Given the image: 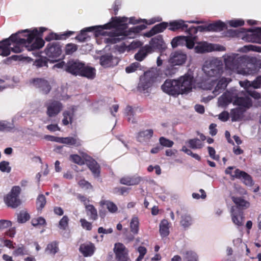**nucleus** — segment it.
<instances>
[{
	"label": "nucleus",
	"instance_id": "f257e3e1",
	"mask_svg": "<svg viewBox=\"0 0 261 261\" xmlns=\"http://www.w3.org/2000/svg\"><path fill=\"white\" fill-rule=\"evenodd\" d=\"M39 31L37 28L33 30L26 29L12 34L9 38L11 51L19 53L22 51L25 46L28 50L42 48L44 45L43 39L38 37L39 32L42 33L46 29L40 28Z\"/></svg>",
	"mask_w": 261,
	"mask_h": 261
},
{
	"label": "nucleus",
	"instance_id": "f03ea898",
	"mask_svg": "<svg viewBox=\"0 0 261 261\" xmlns=\"http://www.w3.org/2000/svg\"><path fill=\"white\" fill-rule=\"evenodd\" d=\"M225 68L243 75L254 74L257 70V60L247 56L238 57L236 54L223 56Z\"/></svg>",
	"mask_w": 261,
	"mask_h": 261
},
{
	"label": "nucleus",
	"instance_id": "7ed1b4c3",
	"mask_svg": "<svg viewBox=\"0 0 261 261\" xmlns=\"http://www.w3.org/2000/svg\"><path fill=\"white\" fill-rule=\"evenodd\" d=\"M129 23H137L138 21L135 19L134 17L128 18L127 17H115L110 24H107L102 27L104 29H108L111 27L114 28V30L109 33L111 34L113 37L114 43L119 41L129 35L128 33L125 30L126 25Z\"/></svg>",
	"mask_w": 261,
	"mask_h": 261
},
{
	"label": "nucleus",
	"instance_id": "20e7f679",
	"mask_svg": "<svg viewBox=\"0 0 261 261\" xmlns=\"http://www.w3.org/2000/svg\"><path fill=\"white\" fill-rule=\"evenodd\" d=\"M236 98L233 101V105L239 107L232 109L230 112V117L232 121L241 120L243 116V113L252 106V102L247 95Z\"/></svg>",
	"mask_w": 261,
	"mask_h": 261
},
{
	"label": "nucleus",
	"instance_id": "39448f33",
	"mask_svg": "<svg viewBox=\"0 0 261 261\" xmlns=\"http://www.w3.org/2000/svg\"><path fill=\"white\" fill-rule=\"evenodd\" d=\"M223 66L222 62L220 59L216 58L206 61L203 66L202 70L207 77L217 78L222 73Z\"/></svg>",
	"mask_w": 261,
	"mask_h": 261
},
{
	"label": "nucleus",
	"instance_id": "423d86ee",
	"mask_svg": "<svg viewBox=\"0 0 261 261\" xmlns=\"http://www.w3.org/2000/svg\"><path fill=\"white\" fill-rule=\"evenodd\" d=\"M238 32V33L236 35L242 40L261 44V28L248 30L241 29Z\"/></svg>",
	"mask_w": 261,
	"mask_h": 261
},
{
	"label": "nucleus",
	"instance_id": "0eeeda50",
	"mask_svg": "<svg viewBox=\"0 0 261 261\" xmlns=\"http://www.w3.org/2000/svg\"><path fill=\"white\" fill-rule=\"evenodd\" d=\"M21 188L19 186H14L11 191L5 196V203L10 207L16 208L20 205L21 201L19 198Z\"/></svg>",
	"mask_w": 261,
	"mask_h": 261
},
{
	"label": "nucleus",
	"instance_id": "6e6552de",
	"mask_svg": "<svg viewBox=\"0 0 261 261\" xmlns=\"http://www.w3.org/2000/svg\"><path fill=\"white\" fill-rule=\"evenodd\" d=\"M179 94H187L191 91L194 84L193 77L190 74H185L177 79Z\"/></svg>",
	"mask_w": 261,
	"mask_h": 261
},
{
	"label": "nucleus",
	"instance_id": "1a4fd4ad",
	"mask_svg": "<svg viewBox=\"0 0 261 261\" xmlns=\"http://www.w3.org/2000/svg\"><path fill=\"white\" fill-rule=\"evenodd\" d=\"M196 53H204L214 50L224 51L225 47L217 44H213L206 42H199L196 43L194 47Z\"/></svg>",
	"mask_w": 261,
	"mask_h": 261
},
{
	"label": "nucleus",
	"instance_id": "9d476101",
	"mask_svg": "<svg viewBox=\"0 0 261 261\" xmlns=\"http://www.w3.org/2000/svg\"><path fill=\"white\" fill-rule=\"evenodd\" d=\"M241 87H244L247 90L248 94L252 96L255 99H258L260 98V94L255 91H249L248 89L251 87L254 88H258L261 87V76L258 77L256 80L253 82H250L248 81H240L239 82Z\"/></svg>",
	"mask_w": 261,
	"mask_h": 261
},
{
	"label": "nucleus",
	"instance_id": "9b49d317",
	"mask_svg": "<svg viewBox=\"0 0 261 261\" xmlns=\"http://www.w3.org/2000/svg\"><path fill=\"white\" fill-rule=\"evenodd\" d=\"M163 91L169 95L176 96L179 95V87L177 80H167L161 86Z\"/></svg>",
	"mask_w": 261,
	"mask_h": 261
},
{
	"label": "nucleus",
	"instance_id": "f8f14e48",
	"mask_svg": "<svg viewBox=\"0 0 261 261\" xmlns=\"http://www.w3.org/2000/svg\"><path fill=\"white\" fill-rule=\"evenodd\" d=\"M113 251L117 261H130L128 256V250L123 244L116 243Z\"/></svg>",
	"mask_w": 261,
	"mask_h": 261
},
{
	"label": "nucleus",
	"instance_id": "ddd939ff",
	"mask_svg": "<svg viewBox=\"0 0 261 261\" xmlns=\"http://www.w3.org/2000/svg\"><path fill=\"white\" fill-rule=\"evenodd\" d=\"M154 73L152 71H147L140 78L138 88L140 91H144L151 87L154 81Z\"/></svg>",
	"mask_w": 261,
	"mask_h": 261
},
{
	"label": "nucleus",
	"instance_id": "4468645a",
	"mask_svg": "<svg viewBox=\"0 0 261 261\" xmlns=\"http://www.w3.org/2000/svg\"><path fill=\"white\" fill-rule=\"evenodd\" d=\"M242 93L237 94L236 92H227L223 94L218 100V105L220 107H225L230 102H233L236 98L242 96Z\"/></svg>",
	"mask_w": 261,
	"mask_h": 261
},
{
	"label": "nucleus",
	"instance_id": "2eb2a0df",
	"mask_svg": "<svg viewBox=\"0 0 261 261\" xmlns=\"http://www.w3.org/2000/svg\"><path fill=\"white\" fill-rule=\"evenodd\" d=\"M84 65L78 61H70L66 65L65 70L73 75H80Z\"/></svg>",
	"mask_w": 261,
	"mask_h": 261
},
{
	"label": "nucleus",
	"instance_id": "dca6fc26",
	"mask_svg": "<svg viewBox=\"0 0 261 261\" xmlns=\"http://www.w3.org/2000/svg\"><path fill=\"white\" fill-rule=\"evenodd\" d=\"M62 103L58 101L50 102L47 105V115L50 117H55L62 110Z\"/></svg>",
	"mask_w": 261,
	"mask_h": 261
},
{
	"label": "nucleus",
	"instance_id": "f3484780",
	"mask_svg": "<svg viewBox=\"0 0 261 261\" xmlns=\"http://www.w3.org/2000/svg\"><path fill=\"white\" fill-rule=\"evenodd\" d=\"M30 84L36 88L44 93H47L50 90V87L47 81L41 79H36L30 81Z\"/></svg>",
	"mask_w": 261,
	"mask_h": 261
},
{
	"label": "nucleus",
	"instance_id": "a211bd4d",
	"mask_svg": "<svg viewBox=\"0 0 261 261\" xmlns=\"http://www.w3.org/2000/svg\"><path fill=\"white\" fill-rule=\"evenodd\" d=\"M233 177L241 179L246 186L251 187L254 184L253 180L250 175L238 169H236L234 171Z\"/></svg>",
	"mask_w": 261,
	"mask_h": 261
},
{
	"label": "nucleus",
	"instance_id": "6ab92c4d",
	"mask_svg": "<svg viewBox=\"0 0 261 261\" xmlns=\"http://www.w3.org/2000/svg\"><path fill=\"white\" fill-rule=\"evenodd\" d=\"M187 60V55L180 51H175L170 55V62L174 65H181Z\"/></svg>",
	"mask_w": 261,
	"mask_h": 261
},
{
	"label": "nucleus",
	"instance_id": "aec40b11",
	"mask_svg": "<svg viewBox=\"0 0 261 261\" xmlns=\"http://www.w3.org/2000/svg\"><path fill=\"white\" fill-rule=\"evenodd\" d=\"M147 46L151 48L152 53L157 49L163 50L166 48V45L164 42L163 39L161 36H157L156 37L152 38L149 44L147 45Z\"/></svg>",
	"mask_w": 261,
	"mask_h": 261
},
{
	"label": "nucleus",
	"instance_id": "412c9836",
	"mask_svg": "<svg viewBox=\"0 0 261 261\" xmlns=\"http://www.w3.org/2000/svg\"><path fill=\"white\" fill-rule=\"evenodd\" d=\"M46 54L49 58H55L61 54L60 46L58 44H49L45 49Z\"/></svg>",
	"mask_w": 261,
	"mask_h": 261
},
{
	"label": "nucleus",
	"instance_id": "4be33fe9",
	"mask_svg": "<svg viewBox=\"0 0 261 261\" xmlns=\"http://www.w3.org/2000/svg\"><path fill=\"white\" fill-rule=\"evenodd\" d=\"M100 64L104 67H110L116 65L118 63V59L111 55L103 56L100 58Z\"/></svg>",
	"mask_w": 261,
	"mask_h": 261
},
{
	"label": "nucleus",
	"instance_id": "5701e85b",
	"mask_svg": "<svg viewBox=\"0 0 261 261\" xmlns=\"http://www.w3.org/2000/svg\"><path fill=\"white\" fill-rule=\"evenodd\" d=\"M94 245L90 243H85L81 244L80 247V251L85 257L92 255L95 251Z\"/></svg>",
	"mask_w": 261,
	"mask_h": 261
},
{
	"label": "nucleus",
	"instance_id": "b1692460",
	"mask_svg": "<svg viewBox=\"0 0 261 261\" xmlns=\"http://www.w3.org/2000/svg\"><path fill=\"white\" fill-rule=\"evenodd\" d=\"M11 45L9 38L0 41V56L3 57L9 56L11 53Z\"/></svg>",
	"mask_w": 261,
	"mask_h": 261
},
{
	"label": "nucleus",
	"instance_id": "393cba45",
	"mask_svg": "<svg viewBox=\"0 0 261 261\" xmlns=\"http://www.w3.org/2000/svg\"><path fill=\"white\" fill-rule=\"evenodd\" d=\"M141 178L137 176H125L120 179V183L127 186H134L140 183Z\"/></svg>",
	"mask_w": 261,
	"mask_h": 261
},
{
	"label": "nucleus",
	"instance_id": "a878e982",
	"mask_svg": "<svg viewBox=\"0 0 261 261\" xmlns=\"http://www.w3.org/2000/svg\"><path fill=\"white\" fill-rule=\"evenodd\" d=\"M96 75V70L94 68L88 66H83L80 76H84L88 79H93Z\"/></svg>",
	"mask_w": 261,
	"mask_h": 261
},
{
	"label": "nucleus",
	"instance_id": "bb28decb",
	"mask_svg": "<svg viewBox=\"0 0 261 261\" xmlns=\"http://www.w3.org/2000/svg\"><path fill=\"white\" fill-rule=\"evenodd\" d=\"M167 25L168 23L165 22L156 24L150 31L146 33L144 35L150 37L156 33L162 32L167 27Z\"/></svg>",
	"mask_w": 261,
	"mask_h": 261
},
{
	"label": "nucleus",
	"instance_id": "cd10ccee",
	"mask_svg": "<svg viewBox=\"0 0 261 261\" xmlns=\"http://www.w3.org/2000/svg\"><path fill=\"white\" fill-rule=\"evenodd\" d=\"M59 143L75 146H79L82 144L81 141L79 139L73 137H60Z\"/></svg>",
	"mask_w": 261,
	"mask_h": 261
},
{
	"label": "nucleus",
	"instance_id": "c85d7f7f",
	"mask_svg": "<svg viewBox=\"0 0 261 261\" xmlns=\"http://www.w3.org/2000/svg\"><path fill=\"white\" fill-rule=\"evenodd\" d=\"M151 50V48L148 47L146 45L139 50L135 55V58L137 60L141 61L146 57L147 54L152 53Z\"/></svg>",
	"mask_w": 261,
	"mask_h": 261
},
{
	"label": "nucleus",
	"instance_id": "c756f323",
	"mask_svg": "<svg viewBox=\"0 0 261 261\" xmlns=\"http://www.w3.org/2000/svg\"><path fill=\"white\" fill-rule=\"evenodd\" d=\"M188 28V25L182 20H177L170 22L169 29L174 31L176 30L181 29L185 30Z\"/></svg>",
	"mask_w": 261,
	"mask_h": 261
},
{
	"label": "nucleus",
	"instance_id": "7c9ffc66",
	"mask_svg": "<svg viewBox=\"0 0 261 261\" xmlns=\"http://www.w3.org/2000/svg\"><path fill=\"white\" fill-rule=\"evenodd\" d=\"M230 81V80L229 79L225 77L221 78L218 81L217 85L215 87L213 92L216 95L218 94L219 93V91L224 89Z\"/></svg>",
	"mask_w": 261,
	"mask_h": 261
},
{
	"label": "nucleus",
	"instance_id": "2f4dec72",
	"mask_svg": "<svg viewBox=\"0 0 261 261\" xmlns=\"http://www.w3.org/2000/svg\"><path fill=\"white\" fill-rule=\"evenodd\" d=\"M74 112V108L73 107L64 112L63 114V119L62 120V123L64 125H67L69 123H71Z\"/></svg>",
	"mask_w": 261,
	"mask_h": 261
},
{
	"label": "nucleus",
	"instance_id": "473e14b6",
	"mask_svg": "<svg viewBox=\"0 0 261 261\" xmlns=\"http://www.w3.org/2000/svg\"><path fill=\"white\" fill-rule=\"evenodd\" d=\"M82 158L77 154L71 155L69 157L70 161L78 165L85 164V160H88L89 156L86 153H82Z\"/></svg>",
	"mask_w": 261,
	"mask_h": 261
},
{
	"label": "nucleus",
	"instance_id": "72a5a7b5",
	"mask_svg": "<svg viewBox=\"0 0 261 261\" xmlns=\"http://www.w3.org/2000/svg\"><path fill=\"white\" fill-rule=\"evenodd\" d=\"M233 202L239 207L242 209H246L250 207V204L249 201L241 197H232Z\"/></svg>",
	"mask_w": 261,
	"mask_h": 261
},
{
	"label": "nucleus",
	"instance_id": "f704fd0d",
	"mask_svg": "<svg viewBox=\"0 0 261 261\" xmlns=\"http://www.w3.org/2000/svg\"><path fill=\"white\" fill-rule=\"evenodd\" d=\"M129 227L130 231L134 234H137L139 229V221L136 216H133L130 220Z\"/></svg>",
	"mask_w": 261,
	"mask_h": 261
},
{
	"label": "nucleus",
	"instance_id": "c9c22d12",
	"mask_svg": "<svg viewBox=\"0 0 261 261\" xmlns=\"http://www.w3.org/2000/svg\"><path fill=\"white\" fill-rule=\"evenodd\" d=\"M99 204L102 206H105L111 213H115L118 211L117 205L110 201L102 200L100 201Z\"/></svg>",
	"mask_w": 261,
	"mask_h": 261
},
{
	"label": "nucleus",
	"instance_id": "e433bc0d",
	"mask_svg": "<svg viewBox=\"0 0 261 261\" xmlns=\"http://www.w3.org/2000/svg\"><path fill=\"white\" fill-rule=\"evenodd\" d=\"M169 222L166 220H163L160 224V233L162 237L167 236L169 233Z\"/></svg>",
	"mask_w": 261,
	"mask_h": 261
},
{
	"label": "nucleus",
	"instance_id": "4c0bfd02",
	"mask_svg": "<svg viewBox=\"0 0 261 261\" xmlns=\"http://www.w3.org/2000/svg\"><path fill=\"white\" fill-rule=\"evenodd\" d=\"M98 26L95 27H90L88 28H86L81 31L80 34L76 36V39L79 40L80 42H84L85 41L87 37V35L86 33L87 32H91L93 31Z\"/></svg>",
	"mask_w": 261,
	"mask_h": 261
},
{
	"label": "nucleus",
	"instance_id": "58836bf2",
	"mask_svg": "<svg viewBox=\"0 0 261 261\" xmlns=\"http://www.w3.org/2000/svg\"><path fill=\"white\" fill-rule=\"evenodd\" d=\"M88 167L94 176L98 177L100 173L99 166L96 161L92 160L88 164Z\"/></svg>",
	"mask_w": 261,
	"mask_h": 261
},
{
	"label": "nucleus",
	"instance_id": "ea45409f",
	"mask_svg": "<svg viewBox=\"0 0 261 261\" xmlns=\"http://www.w3.org/2000/svg\"><path fill=\"white\" fill-rule=\"evenodd\" d=\"M29 254V251L22 245H19L13 251V255L15 256H23Z\"/></svg>",
	"mask_w": 261,
	"mask_h": 261
},
{
	"label": "nucleus",
	"instance_id": "a19ab883",
	"mask_svg": "<svg viewBox=\"0 0 261 261\" xmlns=\"http://www.w3.org/2000/svg\"><path fill=\"white\" fill-rule=\"evenodd\" d=\"M86 209L87 211V215L90 216V219L94 220L97 219V211L92 205H86Z\"/></svg>",
	"mask_w": 261,
	"mask_h": 261
},
{
	"label": "nucleus",
	"instance_id": "79ce46f5",
	"mask_svg": "<svg viewBox=\"0 0 261 261\" xmlns=\"http://www.w3.org/2000/svg\"><path fill=\"white\" fill-rule=\"evenodd\" d=\"M210 27L215 31H220L227 28L226 24L220 20L212 24Z\"/></svg>",
	"mask_w": 261,
	"mask_h": 261
},
{
	"label": "nucleus",
	"instance_id": "37998d69",
	"mask_svg": "<svg viewBox=\"0 0 261 261\" xmlns=\"http://www.w3.org/2000/svg\"><path fill=\"white\" fill-rule=\"evenodd\" d=\"M31 223L34 226L36 227L45 226L46 224L45 219L42 217H38L32 219Z\"/></svg>",
	"mask_w": 261,
	"mask_h": 261
},
{
	"label": "nucleus",
	"instance_id": "c03bdc74",
	"mask_svg": "<svg viewBox=\"0 0 261 261\" xmlns=\"http://www.w3.org/2000/svg\"><path fill=\"white\" fill-rule=\"evenodd\" d=\"M190 147L193 149H200L203 147V144L198 139H191L188 141Z\"/></svg>",
	"mask_w": 261,
	"mask_h": 261
},
{
	"label": "nucleus",
	"instance_id": "a18cd8bd",
	"mask_svg": "<svg viewBox=\"0 0 261 261\" xmlns=\"http://www.w3.org/2000/svg\"><path fill=\"white\" fill-rule=\"evenodd\" d=\"M30 218V215L27 212L21 211L17 215V221L19 223H25Z\"/></svg>",
	"mask_w": 261,
	"mask_h": 261
},
{
	"label": "nucleus",
	"instance_id": "49530a36",
	"mask_svg": "<svg viewBox=\"0 0 261 261\" xmlns=\"http://www.w3.org/2000/svg\"><path fill=\"white\" fill-rule=\"evenodd\" d=\"M241 50L243 52H247L250 50H252L258 53H261V47L253 45H245L241 48Z\"/></svg>",
	"mask_w": 261,
	"mask_h": 261
},
{
	"label": "nucleus",
	"instance_id": "de8ad7c7",
	"mask_svg": "<svg viewBox=\"0 0 261 261\" xmlns=\"http://www.w3.org/2000/svg\"><path fill=\"white\" fill-rule=\"evenodd\" d=\"M195 37L191 36H183L184 42L186 43V46L188 48L191 49L194 47Z\"/></svg>",
	"mask_w": 261,
	"mask_h": 261
},
{
	"label": "nucleus",
	"instance_id": "09e8293b",
	"mask_svg": "<svg viewBox=\"0 0 261 261\" xmlns=\"http://www.w3.org/2000/svg\"><path fill=\"white\" fill-rule=\"evenodd\" d=\"M58 250V248L57 244L56 243H51L48 244L46 248L45 251L48 254H55L56 252H57Z\"/></svg>",
	"mask_w": 261,
	"mask_h": 261
},
{
	"label": "nucleus",
	"instance_id": "8fccbe9b",
	"mask_svg": "<svg viewBox=\"0 0 261 261\" xmlns=\"http://www.w3.org/2000/svg\"><path fill=\"white\" fill-rule=\"evenodd\" d=\"M180 223L185 228L189 227L192 224V219L191 217L188 215L182 216Z\"/></svg>",
	"mask_w": 261,
	"mask_h": 261
},
{
	"label": "nucleus",
	"instance_id": "3c124183",
	"mask_svg": "<svg viewBox=\"0 0 261 261\" xmlns=\"http://www.w3.org/2000/svg\"><path fill=\"white\" fill-rule=\"evenodd\" d=\"M46 204V199L44 195H40L37 200V205L38 210H41Z\"/></svg>",
	"mask_w": 261,
	"mask_h": 261
},
{
	"label": "nucleus",
	"instance_id": "603ef678",
	"mask_svg": "<svg viewBox=\"0 0 261 261\" xmlns=\"http://www.w3.org/2000/svg\"><path fill=\"white\" fill-rule=\"evenodd\" d=\"M159 141L161 145L166 147H171L174 144V142L164 137H161L159 139Z\"/></svg>",
	"mask_w": 261,
	"mask_h": 261
},
{
	"label": "nucleus",
	"instance_id": "864d4df0",
	"mask_svg": "<svg viewBox=\"0 0 261 261\" xmlns=\"http://www.w3.org/2000/svg\"><path fill=\"white\" fill-rule=\"evenodd\" d=\"M11 168L9 166V163L6 161H3L0 163V170L3 172L9 173Z\"/></svg>",
	"mask_w": 261,
	"mask_h": 261
},
{
	"label": "nucleus",
	"instance_id": "5fc2aeb1",
	"mask_svg": "<svg viewBox=\"0 0 261 261\" xmlns=\"http://www.w3.org/2000/svg\"><path fill=\"white\" fill-rule=\"evenodd\" d=\"M152 134L153 131L151 129H148L143 131L139 134L138 139L139 140V141H142V140L141 139V138L146 137L147 138H149L152 136Z\"/></svg>",
	"mask_w": 261,
	"mask_h": 261
},
{
	"label": "nucleus",
	"instance_id": "6e6d98bb",
	"mask_svg": "<svg viewBox=\"0 0 261 261\" xmlns=\"http://www.w3.org/2000/svg\"><path fill=\"white\" fill-rule=\"evenodd\" d=\"M78 180V185L79 186L85 189H92V185L87 181L85 180L84 179H79Z\"/></svg>",
	"mask_w": 261,
	"mask_h": 261
},
{
	"label": "nucleus",
	"instance_id": "4d7b16f0",
	"mask_svg": "<svg viewBox=\"0 0 261 261\" xmlns=\"http://www.w3.org/2000/svg\"><path fill=\"white\" fill-rule=\"evenodd\" d=\"M13 128V125L6 121L0 120V130H10Z\"/></svg>",
	"mask_w": 261,
	"mask_h": 261
},
{
	"label": "nucleus",
	"instance_id": "13d9d810",
	"mask_svg": "<svg viewBox=\"0 0 261 261\" xmlns=\"http://www.w3.org/2000/svg\"><path fill=\"white\" fill-rule=\"evenodd\" d=\"M227 23L232 27H238L244 25V21L242 19H233L227 21Z\"/></svg>",
	"mask_w": 261,
	"mask_h": 261
},
{
	"label": "nucleus",
	"instance_id": "bf43d9fd",
	"mask_svg": "<svg viewBox=\"0 0 261 261\" xmlns=\"http://www.w3.org/2000/svg\"><path fill=\"white\" fill-rule=\"evenodd\" d=\"M80 222L81 224L82 227L87 230H91L92 228V223L88 222L85 219H81L80 220Z\"/></svg>",
	"mask_w": 261,
	"mask_h": 261
},
{
	"label": "nucleus",
	"instance_id": "052dcab7",
	"mask_svg": "<svg viewBox=\"0 0 261 261\" xmlns=\"http://www.w3.org/2000/svg\"><path fill=\"white\" fill-rule=\"evenodd\" d=\"M183 43V37L179 36L173 39L171 41V45L173 47H176L177 46L182 44Z\"/></svg>",
	"mask_w": 261,
	"mask_h": 261
},
{
	"label": "nucleus",
	"instance_id": "680f3d73",
	"mask_svg": "<svg viewBox=\"0 0 261 261\" xmlns=\"http://www.w3.org/2000/svg\"><path fill=\"white\" fill-rule=\"evenodd\" d=\"M138 251L139 252L140 255L136 259V261H141L144 257V255L146 253L147 250L145 247L140 246L138 247Z\"/></svg>",
	"mask_w": 261,
	"mask_h": 261
},
{
	"label": "nucleus",
	"instance_id": "e2e57ef3",
	"mask_svg": "<svg viewBox=\"0 0 261 261\" xmlns=\"http://www.w3.org/2000/svg\"><path fill=\"white\" fill-rule=\"evenodd\" d=\"M126 112L128 116V121L132 122H134V119L133 118L134 115V112L133 108L131 107L128 106L126 108Z\"/></svg>",
	"mask_w": 261,
	"mask_h": 261
},
{
	"label": "nucleus",
	"instance_id": "0e129e2a",
	"mask_svg": "<svg viewBox=\"0 0 261 261\" xmlns=\"http://www.w3.org/2000/svg\"><path fill=\"white\" fill-rule=\"evenodd\" d=\"M186 259L187 261H197L196 254L192 251H188L186 253Z\"/></svg>",
	"mask_w": 261,
	"mask_h": 261
},
{
	"label": "nucleus",
	"instance_id": "69168bd1",
	"mask_svg": "<svg viewBox=\"0 0 261 261\" xmlns=\"http://www.w3.org/2000/svg\"><path fill=\"white\" fill-rule=\"evenodd\" d=\"M232 220L233 222L238 226H241L243 224V218L232 214Z\"/></svg>",
	"mask_w": 261,
	"mask_h": 261
},
{
	"label": "nucleus",
	"instance_id": "338daca9",
	"mask_svg": "<svg viewBox=\"0 0 261 261\" xmlns=\"http://www.w3.org/2000/svg\"><path fill=\"white\" fill-rule=\"evenodd\" d=\"M77 49L76 46L73 44H68L66 46V53L67 54H71Z\"/></svg>",
	"mask_w": 261,
	"mask_h": 261
},
{
	"label": "nucleus",
	"instance_id": "774afa93",
	"mask_svg": "<svg viewBox=\"0 0 261 261\" xmlns=\"http://www.w3.org/2000/svg\"><path fill=\"white\" fill-rule=\"evenodd\" d=\"M68 218L67 216H64L59 222L60 228L65 229L68 225Z\"/></svg>",
	"mask_w": 261,
	"mask_h": 261
}]
</instances>
